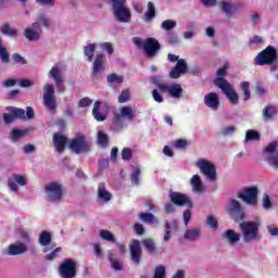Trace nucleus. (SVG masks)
<instances>
[{"label":"nucleus","instance_id":"nucleus-7","mask_svg":"<svg viewBox=\"0 0 278 278\" xmlns=\"http://www.w3.org/2000/svg\"><path fill=\"white\" fill-rule=\"evenodd\" d=\"M59 275L61 278L77 277V262L73 258H65L59 265Z\"/></svg>","mask_w":278,"mask_h":278},{"label":"nucleus","instance_id":"nucleus-64","mask_svg":"<svg viewBox=\"0 0 278 278\" xmlns=\"http://www.w3.org/2000/svg\"><path fill=\"white\" fill-rule=\"evenodd\" d=\"M56 86L58 92H65L66 91V85H64V78L61 80L54 81Z\"/></svg>","mask_w":278,"mask_h":278},{"label":"nucleus","instance_id":"nucleus-3","mask_svg":"<svg viewBox=\"0 0 278 278\" xmlns=\"http://www.w3.org/2000/svg\"><path fill=\"white\" fill-rule=\"evenodd\" d=\"M70 149L74 153L81 154L90 152V142L86 139V135L77 132L75 138L70 141Z\"/></svg>","mask_w":278,"mask_h":278},{"label":"nucleus","instance_id":"nucleus-30","mask_svg":"<svg viewBox=\"0 0 278 278\" xmlns=\"http://www.w3.org/2000/svg\"><path fill=\"white\" fill-rule=\"evenodd\" d=\"M40 25L45 26L46 29H49L51 27V20L47 17V15L42 14L38 17V21L33 23L34 29H40Z\"/></svg>","mask_w":278,"mask_h":278},{"label":"nucleus","instance_id":"nucleus-37","mask_svg":"<svg viewBox=\"0 0 278 278\" xmlns=\"http://www.w3.org/2000/svg\"><path fill=\"white\" fill-rule=\"evenodd\" d=\"M100 238L105 240L106 242L116 243V238L110 230L101 229L100 230Z\"/></svg>","mask_w":278,"mask_h":278},{"label":"nucleus","instance_id":"nucleus-43","mask_svg":"<svg viewBox=\"0 0 278 278\" xmlns=\"http://www.w3.org/2000/svg\"><path fill=\"white\" fill-rule=\"evenodd\" d=\"M161 27L165 31H170V29H175V27H177V22L173 20H165L162 22Z\"/></svg>","mask_w":278,"mask_h":278},{"label":"nucleus","instance_id":"nucleus-22","mask_svg":"<svg viewBox=\"0 0 278 278\" xmlns=\"http://www.w3.org/2000/svg\"><path fill=\"white\" fill-rule=\"evenodd\" d=\"M66 144H68V137L63 136L60 132H54L53 146L55 148V151H58V153H64Z\"/></svg>","mask_w":278,"mask_h":278},{"label":"nucleus","instance_id":"nucleus-1","mask_svg":"<svg viewBox=\"0 0 278 278\" xmlns=\"http://www.w3.org/2000/svg\"><path fill=\"white\" fill-rule=\"evenodd\" d=\"M136 118V112L131 106H123L118 112H113L112 117V127L115 131H121V129H125V121H134Z\"/></svg>","mask_w":278,"mask_h":278},{"label":"nucleus","instance_id":"nucleus-49","mask_svg":"<svg viewBox=\"0 0 278 278\" xmlns=\"http://www.w3.org/2000/svg\"><path fill=\"white\" fill-rule=\"evenodd\" d=\"M132 156L134 152L129 148H124L122 150V160H124V162H129V160H131Z\"/></svg>","mask_w":278,"mask_h":278},{"label":"nucleus","instance_id":"nucleus-6","mask_svg":"<svg viewBox=\"0 0 278 278\" xmlns=\"http://www.w3.org/2000/svg\"><path fill=\"white\" fill-rule=\"evenodd\" d=\"M239 227L243 233L244 242L255 240L260 233V222H242Z\"/></svg>","mask_w":278,"mask_h":278},{"label":"nucleus","instance_id":"nucleus-15","mask_svg":"<svg viewBox=\"0 0 278 278\" xmlns=\"http://www.w3.org/2000/svg\"><path fill=\"white\" fill-rule=\"evenodd\" d=\"M156 88L160 90V92H168L169 97L173 99H180L181 94L184 93V88H181V85L179 84L168 86L166 84L156 83Z\"/></svg>","mask_w":278,"mask_h":278},{"label":"nucleus","instance_id":"nucleus-23","mask_svg":"<svg viewBox=\"0 0 278 278\" xmlns=\"http://www.w3.org/2000/svg\"><path fill=\"white\" fill-rule=\"evenodd\" d=\"M23 253H27V245L22 241H17L7 248V255H11L13 257H16V255H23Z\"/></svg>","mask_w":278,"mask_h":278},{"label":"nucleus","instance_id":"nucleus-44","mask_svg":"<svg viewBox=\"0 0 278 278\" xmlns=\"http://www.w3.org/2000/svg\"><path fill=\"white\" fill-rule=\"evenodd\" d=\"M227 65H224L222 68L217 71V77L214 80V85L218 88V79H225L227 77Z\"/></svg>","mask_w":278,"mask_h":278},{"label":"nucleus","instance_id":"nucleus-24","mask_svg":"<svg viewBox=\"0 0 278 278\" xmlns=\"http://www.w3.org/2000/svg\"><path fill=\"white\" fill-rule=\"evenodd\" d=\"M263 121L265 123H270V121H277L278 116V108L275 106L274 104L268 103L264 109H263Z\"/></svg>","mask_w":278,"mask_h":278},{"label":"nucleus","instance_id":"nucleus-42","mask_svg":"<svg viewBox=\"0 0 278 278\" xmlns=\"http://www.w3.org/2000/svg\"><path fill=\"white\" fill-rule=\"evenodd\" d=\"M138 218H140L142 223H149L150 225H153L155 220V216L152 213H139Z\"/></svg>","mask_w":278,"mask_h":278},{"label":"nucleus","instance_id":"nucleus-12","mask_svg":"<svg viewBox=\"0 0 278 278\" xmlns=\"http://www.w3.org/2000/svg\"><path fill=\"white\" fill-rule=\"evenodd\" d=\"M46 192L48 194V201L51 203L62 201V197H64L62 185L59 182H50L48 186H46Z\"/></svg>","mask_w":278,"mask_h":278},{"label":"nucleus","instance_id":"nucleus-51","mask_svg":"<svg viewBox=\"0 0 278 278\" xmlns=\"http://www.w3.org/2000/svg\"><path fill=\"white\" fill-rule=\"evenodd\" d=\"M131 99V96L129 94V90H123L122 93L118 97V103H127Z\"/></svg>","mask_w":278,"mask_h":278},{"label":"nucleus","instance_id":"nucleus-28","mask_svg":"<svg viewBox=\"0 0 278 278\" xmlns=\"http://www.w3.org/2000/svg\"><path fill=\"white\" fill-rule=\"evenodd\" d=\"M185 240H188L189 242H194L201 238V229L200 228H191L186 230L184 235Z\"/></svg>","mask_w":278,"mask_h":278},{"label":"nucleus","instance_id":"nucleus-54","mask_svg":"<svg viewBox=\"0 0 278 278\" xmlns=\"http://www.w3.org/2000/svg\"><path fill=\"white\" fill-rule=\"evenodd\" d=\"M100 47L103 51H106L109 55H112V53H114V46L112 45V42H103L100 45Z\"/></svg>","mask_w":278,"mask_h":278},{"label":"nucleus","instance_id":"nucleus-10","mask_svg":"<svg viewBox=\"0 0 278 278\" xmlns=\"http://www.w3.org/2000/svg\"><path fill=\"white\" fill-rule=\"evenodd\" d=\"M109 110L110 105L108 102H101L98 100L93 103L92 116L98 121V123H103V121H108Z\"/></svg>","mask_w":278,"mask_h":278},{"label":"nucleus","instance_id":"nucleus-50","mask_svg":"<svg viewBox=\"0 0 278 278\" xmlns=\"http://www.w3.org/2000/svg\"><path fill=\"white\" fill-rule=\"evenodd\" d=\"M109 262L111 263V266L114 268V270H123V265H121L118 260L112 257V254L109 255Z\"/></svg>","mask_w":278,"mask_h":278},{"label":"nucleus","instance_id":"nucleus-11","mask_svg":"<svg viewBox=\"0 0 278 278\" xmlns=\"http://www.w3.org/2000/svg\"><path fill=\"white\" fill-rule=\"evenodd\" d=\"M228 214L233 217L236 223H240V220H244V218H247L242 204H240L235 198L230 199Z\"/></svg>","mask_w":278,"mask_h":278},{"label":"nucleus","instance_id":"nucleus-14","mask_svg":"<svg viewBox=\"0 0 278 278\" xmlns=\"http://www.w3.org/2000/svg\"><path fill=\"white\" fill-rule=\"evenodd\" d=\"M8 112L9 114H12L14 118H18L20 121H31V118L36 116V113H34V108L31 106H27L26 112L23 109L9 106Z\"/></svg>","mask_w":278,"mask_h":278},{"label":"nucleus","instance_id":"nucleus-18","mask_svg":"<svg viewBox=\"0 0 278 278\" xmlns=\"http://www.w3.org/2000/svg\"><path fill=\"white\" fill-rule=\"evenodd\" d=\"M103 64H105V55H103V53H98L93 61V68L91 71L93 79H101V74L105 71Z\"/></svg>","mask_w":278,"mask_h":278},{"label":"nucleus","instance_id":"nucleus-4","mask_svg":"<svg viewBox=\"0 0 278 278\" xmlns=\"http://www.w3.org/2000/svg\"><path fill=\"white\" fill-rule=\"evenodd\" d=\"M277 49L273 46H268L265 50L261 51L255 58V64L258 66H266L269 64H275L277 62Z\"/></svg>","mask_w":278,"mask_h":278},{"label":"nucleus","instance_id":"nucleus-8","mask_svg":"<svg viewBox=\"0 0 278 278\" xmlns=\"http://www.w3.org/2000/svg\"><path fill=\"white\" fill-rule=\"evenodd\" d=\"M43 105L49 112L58 110V99L55 98V87L53 85L43 86Z\"/></svg>","mask_w":278,"mask_h":278},{"label":"nucleus","instance_id":"nucleus-60","mask_svg":"<svg viewBox=\"0 0 278 278\" xmlns=\"http://www.w3.org/2000/svg\"><path fill=\"white\" fill-rule=\"evenodd\" d=\"M92 103V100L85 97L78 101V108H88Z\"/></svg>","mask_w":278,"mask_h":278},{"label":"nucleus","instance_id":"nucleus-33","mask_svg":"<svg viewBox=\"0 0 278 278\" xmlns=\"http://www.w3.org/2000/svg\"><path fill=\"white\" fill-rule=\"evenodd\" d=\"M97 51V43H89L84 47V54L88 58V62H92L94 52Z\"/></svg>","mask_w":278,"mask_h":278},{"label":"nucleus","instance_id":"nucleus-17","mask_svg":"<svg viewBox=\"0 0 278 278\" xmlns=\"http://www.w3.org/2000/svg\"><path fill=\"white\" fill-rule=\"evenodd\" d=\"M130 260L137 266L142 262V247L140 245V240L134 239L129 245Z\"/></svg>","mask_w":278,"mask_h":278},{"label":"nucleus","instance_id":"nucleus-36","mask_svg":"<svg viewBox=\"0 0 278 278\" xmlns=\"http://www.w3.org/2000/svg\"><path fill=\"white\" fill-rule=\"evenodd\" d=\"M39 244H41V247H49V244H51V232L41 231L39 236Z\"/></svg>","mask_w":278,"mask_h":278},{"label":"nucleus","instance_id":"nucleus-29","mask_svg":"<svg viewBox=\"0 0 278 278\" xmlns=\"http://www.w3.org/2000/svg\"><path fill=\"white\" fill-rule=\"evenodd\" d=\"M40 34H42L41 29H35L34 26L31 28L25 29V38H27L30 42H36L40 38Z\"/></svg>","mask_w":278,"mask_h":278},{"label":"nucleus","instance_id":"nucleus-34","mask_svg":"<svg viewBox=\"0 0 278 278\" xmlns=\"http://www.w3.org/2000/svg\"><path fill=\"white\" fill-rule=\"evenodd\" d=\"M240 88L243 92V101L251 99V84L249 81H242Z\"/></svg>","mask_w":278,"mask_h":278},{"label":"nucleus","instance_id":"nucleus-38","mask_svg":"<svg viewBox=\"0 0 278 278\" xmlns=\"http://www.w3.org/2000/svg\"><path fill=\"white\" fill-rule=\"evenodd\" d=\"M49 76L52 77V79H54V81H60V80L64 79V77L62 76V70H60V67H58V66H53L50 70Z\"/></svg>","mask_w":278,"mask_h":278},{"label":"nucleus","instance_id":"nucleus-61","mask_svg":"<svg viewBox=\"0 0 278 278\" xmlns=\"http://www.w3.org/2000/svg\"><path fill=\"white\" fill-rule=\"evenodd\" d=\"M134 231L137 236H144V226L142 224L136 223L134 225Z\"/></svg>","mask_w":278,"mask_h":278},{"label":"nucleus","instance_id":"nucleus-13","mask_svg":"<svg viewBox=\"0 0 278 278\" xmlns=\"http://www.w3.org/2000/svg\"><path fill=\"white\" fill-rule=\"evenodd\" d=\"M200 170L206 176L208 181H216V165L206 160H200L197 163Z\"/></svg>","mask_w":278,"mask_h":278},{"label":"nucleus","instance_id":"nucleus-59","mask_svg":"<svg viewBox=\"0 0 278 278\" xmlns=\"http://www.w3.org/2000/svg\"><path fill=\"white\" fill-rule=\"evenodd\" d=\"M12 60L15 62V64H27V60H25V58L21 56L18 53H14L12 55Z\"/></svg>","mask_w":278,"mask_h":278},{"label":"nucleus","instance_id":"nucleus-55","mask_svg":"<svg viewBox=\"0 0 278 278\" xmlns=\"http://www.w3.org/2000/svg\"><path fill=\"white\" fill-rule=\"evenodd\" d=\"M11 138H13V140H18V138H23L25 136V131L24 130H18V129H13L10 132Z\"/></svg>","mask_w":278,"mask_h":278},{"label":"nucleus","instance_id":"nucleus-40","mask_svg":"<svg viewBox=\"0 0 278 278\" xmlns=\"http://www.w3.org/2000/svg\"><path fill=\"white\" fill-rule=\"evenodd\" d=\"M261 138H262V135H260V132L253 129L248 130L245 134L247 142L258 141Z\"/></svg>","mask_w":278,"mask_h":278},{"label":"nucleus","instance_id":"nucleus-5","mask_svg":"<svg viewBox=\"0 0 278 278\" xmlns=\"http://www.w3.org/2000/svg\"><path fill=\"white\" fill-rule=\"evenodd\" d=\"M217 86L219 90H222L223 94H225V97L228 99L229 103H231V105H238V103H240V96L238 94V91L233 89L227 79L219 78L217 80Z\"/></svg>","mask_w":278,"mask_h":278},{"label":"nucleus","instance_id":"nucleus-62","mask_svg":"<svg viewBox=\"0 0 278 278\" xmlns=\"http://www.w3.org/2000/svg\"><path fill=\"white\" fill-rule=\"evenodd\" d=\"M98 142L99 144H108L109 137L104 132L100 131L98 132Z\"/></svg>","mask_w":278,"mask_h":278},{"label":"nucleus","instance_id":"nucleus-57","mask_svg":"<svg viewBox=\"0 0 278 278\" xmlns=\"http://www.w3.org/2000/svg\"><path fill=\"white\" fill-rule=\"evenodd\" d=\"M175 149H186L188 147V140L178 139L174 142Z\"/></svg>","mask_w":278,"mask_h":278},{"label":"nucleus","instance_id":"nucleus-31","mask_svg":"<svg viewBox=\"0 0 278 278\" xmlns=\"http://www.w3.org/2000/svg\"><path fill=\"white\" fill-rule=\"evenodd\" d=\"M98 197L102 201H112V194L110 192H108V190L105 189V182L99 184Z\"/></svg>","mask_w":278,"mask_h":278},{"label":"nucleus","instance_id":"nucleus-25","mask_svg":"<svg viewBox=\"0 0 278 278\" xmlns=\"http://www.w3.org/2000/svg\"><path fill=\"white\" fill-rule=\"evenodd\" d=\"M204 105L210 108L211 110H218V105H220V99L218 98V93L210 92L204 96Z\"/></svg>","mask_w":278,"mask_h":278},{"label":"nucleus","instance_id":"nucleus-47","mask_svg":"<svg viewBox=\"0 0 278 278\" xmlns=\"http://www.w3.org/2000/svg\"><path fill=\"white\" fill-rule=\"evenodd\" d=\"M166 277V267L159 265L155 267L153 278H165Z\"/></svg>","mask_w":278,"mask_h":278},{"label":"nucleus","instance_id":"nucleus-32","mask_svg":"<svg viewBox=\"0 0 278 278\" xmlns=\"http://www.w3.org/2000/svg\"><path fill=\"white\" fill-rule=\"evenodd\" d=\"M0 31L4 36H10L11 38H16L18 36V30H16L15 28H12V26H10V24L8 23H4L0 27Z\"/></svg>","mask_w":278,"mask_h":278},{"label":"nucleus","instance_id":"nucleus-16","mask_svg":"<svg viewBox=\"0 0 278 278\" xmlns=\"http://www.w3.org/2000/svg\"><path fill=\"white\" fill-rule=\"evenodd\" d=\"M162 49V46L160 45V41L155 38H148L143 43V50L149 60L151 58H155L157 55V51Z\"/></svg>","mask_w":278,"mask_h":278},{"label":"nucleus","instance_id":"nucleus-63","mask_svg":"<svg viewBox=\"0 0 278 278\" xmlns=\"http://www.w3.org/2000/svg\"><path fill=\"white\" fill-rule=\"evenodd\" d=\"M275 151H277V141L270 142L264 150V153H275Z\"/></svg>","mask_w":278,"mask_h":278},{"label":"nucleus","instance_id":"nucleus-41","mask_svg":"<svg viewBox=\"0 0 278 278\" xmlns=\"http://www.w3.org/2000/svg\"><path fill=\"white\" fill-rule=\"evenodd\" d=\"M191 186L195 192H201L203 190V185L201 184V177L199 175H193L191 178Z\"/></svg>","mask_w":278,"mask_h":278},{"label":"nucleus","instance_id":"nucleus-19","mask_svg":"<svg viewBox=\"0 0 278 278\" xmlns=\"http://www.w3.org/2000/svg\"><path fill=\"white\" fill-rule=\"evenodd\" d=\"M169 199L174 205H178L179 207L186 205V207H192V201L190 198L184 193L180 192H170Z\"/></svg>","mask_w":278,"mask_h":278},{"label":"nucleus","instance_id":"nucleus-20","mask_svg":"<svg viewBox=\"0 0 278 278\" xmlns=\"http://www.w3.org/2000/svg\"><path fill=\"white\" fill-rule=\"evenodd\" d=\"M185 73H188V63L180 59L169 72V77L170 79H179Z\"/></svg>","mask_w":278,"mask_h":278},{"label":"nucleus","instance_id":"nucleus-58","mask_svg":"<svg viewBox=\"0 0 278 278\" xmlns=\"http://www.w3.org/2000/svg\"><path fill=\"white\" fill-rule=\"evenodd\" d=\"M167 41L169 45H179V37L175 33H169Z\"/></svg>","mask_w":278,"mask_h":278},{"label":"nucleus","instance_id":"nucleus-52","mask_svg":"<svg viewBox=\"0 0 278 278\" xmlns=\"http://www.w3.org/2000/svg\"><path fill=\"white\" fill-rule=\"evenodd\" d=\"M161 92H162V91H160L159 88H157V89H154V90L152 91V98L154 99V101H155L156 103H164V97L162 96Z\"/></svg>","mask_w":278,"mask_h":278},{"label":"nucleus","instance_id":"nucleus-9","mask_svg":"<svg viewBox=\"0 0 278 278\" xmlns=\"http://www.w3.org/2000/svg\"><path fill=\"white\" fill-rule=\"evenodd\" d=\"M258 193L260 190L257 189V187H248L243 189L242 192L237 194V199H242V201L248 205H256Z\"/></svg>","mask_w":278,"mask_h":278},{"label":"nucleus","instance_id":"nucleus-27","mask_svg":"<svg viewBox=\"0 0 278 278\" xmlns=\"http://www.w3.org/2000/svg\"><path fill=\"white\" fill-rule=\"evenodd\" d=\"M142 244L146 249V251L150 254L153 255L155 254V251L160 252V253H164L165 249L164 248H155V241H153V239H146L142 241Z\"/></svg>","mask_w":278,"mask_h":278},{"label":"nucleus","instance_id":"nucleus-53","mask_svg":"<svg viewBox=\"0 0 278 278\" xmlns=\"http://www.w3.org/2000/svg\"><path fill=\"white\" fill-rule=\"evenodd\" d=\"M60 251H62V248H56V249H54L51 253H49L48 255H46V260H47L48 262H52V260H55L56 257H59Z\"/></svg>","mask_w":278,"mask_h":278},{"label":"nucleus","instance_id":"nucleus-21","mask_svg":"<svg viewBox=\"0 0 278 278\" xmlns=\"http://www.w3.org/2000/svg\"><path fill=\"white\" fill-rule=\"evenodd\" d=\"M8 186L12 192H18V186H27V178L20 174H13L8 179Z\"/></svg>","mask_w":278,"mask_h":278},{"label":"nucleus","instance_id":"nucleus-48","mask_svg":"<svg viewBox=\"0 0 278 278\" xmlns=\"http://www.w3.org/2000/svg\"><path fill=\"white\" fill-rule=\"evenodd\" d=\"M130 179H131V184H134L135 186H138L140 184V168L135 167L130 176Z\"/></svg>","mask_w":278,"mask_h":278},{"label":"nucleus","instance_id":"nucleus-35","mask_svg":"<svg viewBox=\"0 0 278 278\" xmlns=\"http://www.w3.org/2000/svg\"><path fill=\"white\" fill-rule=\"evenodd\" d=\"M152 18H155V7L153 2L148 3V11L144 13L146 23H151Z\"/></svg>","mask_w":278,"mask_h":278},{"label":"nucleus","instance_id":"nucleus-39","mask_svg":"<svg viewBox=\"0 0 278 278\" xmlns=\"http://www.w3.org/2000/svg\"><path fill=\"white\" fill-rule=\"evenodd\" d=\"M219 5H220V10L226 14V16L228 18H232L233 11H232L231 3L222 1Z\"/></svg>","mask_w":278,"mask_h":278},{"label":"nucleus","instance_id":"nucleus-2","mask_svg":"<svg viewBox=\"0 0 278 278\" xmlns=\"http://www.w3.org/2000/svg\"><path fill=\"white\" fill-rule=\"evenodd\" d=\"M112 13L118 23H129L131 21V10L127 8V0H111Z\"/></svg>","mask_w":278,"mask_h":278},{"label":"nucleus","instance_id":"nucleus-45","mask_svg":"<svg viewBox=\"0 0 278 278\" xmlns=\"http://www.w3.org/2000/svg\"><path fill=\"white\" fill-rule=\"evenodd\" d=\"M0 60L3 64H8L10 62V53L3 46H0Z\"/></svg>","mask_w":278,"mask_h":278},{"label":"nucleus","instance_id":"nucleus-46","mask_svg":"<svg viewBox=\"0 0 278 278\" xmlns=\"http://www.w3.org/2000/svg\"><path fill=\"white\" fill-rule=\"evenodd\" d=\"M123 81H125V78L117 74H111L108 76V84H123Z\"/></svg>","mask_w":278,"mask_h":278},{"label":"nucleus","instance_id":"nucleus-26","mask_svg":"<svg viewBox=\"0 0 278 278\" xmlns=\"http://www.w3.org/2000/svg\"><path fill=\"white\" fill-rule=\"evenodd\" d=\"M223 240H227L229 244H236V242H240V233H236V230L228 229L224 233H222Z\"/></svg>","mask_w":278,"mask_h":278},{"label":"nucleus","instance_id":"nucleus-56","mask_svg":"<svg viewBox=\"0 0 278 278\" xmlns=\"http://www.w3.org/2000/svg\"><path fill=\"white\" fill-rule=\"evenodd\" d=\"M206 223L210 227H212V229H218V220L214 218V215H208Z\"/></svg>","mask_w":278,"mask_h":278}]
</instances>
